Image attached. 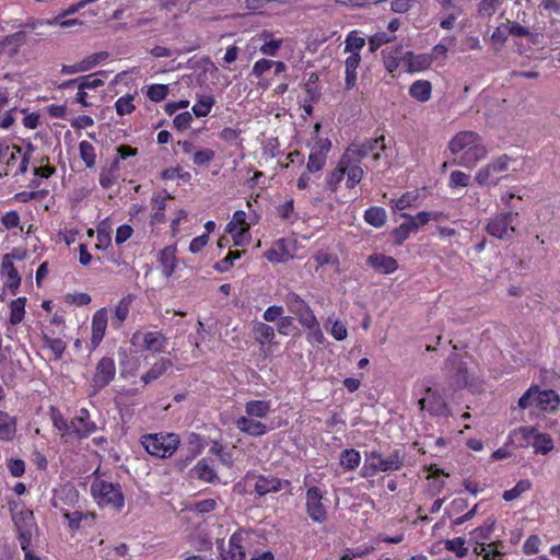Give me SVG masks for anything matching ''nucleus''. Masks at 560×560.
<instances>
[{
    "mask_svg": "<svg viewBox=\"0 0 560 560\" xmlns=\"http://www.w3.org/2000/svg\"><path fill=\"white\" fill-rule=\"evenodd\" d=\"M453 155L462 153L456 163L466 168H474L488 155V149L482 143L479 133L471 130L457 132L448 142Z\"/></svg>",
    "mask_w": 560,
    "mask_h": 560,
    "instance_id": "f257e3e1",
    "label": "nucleus"
},
{
    "mask_svg": "<svg viewBox=\"0 0 560 560\" xmlns=\"http://www.w3.org/2000/svg\"><path fill=\"white\" fill-rule=\"evenodd\" d=\"M24 143L22 148L8 138H0V177L11 173L19 176L27 172L35 145L31 141Z\"/></svg>",
    "mask_w": 560,
    "mask_h": 560,
    "instance_id": "f03ea898",
    "label": "nucleus"
},
{
    "mask_svg": "<svg viewBox=\"0 0 560 560\" xmlns=\"http://www.w3.org/2000/svg\"><path fill=\"white\" fill-rule=\"evenodd\" d=\"M283 302L287 310L294 315V318L299 320L300 325L306 331L316 337L318 341L324 339L319 322L317 320L313 310L299 293L288 291L283 296Z\"/></svg>",
    "mask_w": 560,
    "mask_h": 560,
    "instance_id": "7ed1b4c3",
    "label": "nucleus"
},
{
    "mask_svg": "<svg viewBox=\"0 0 560 560\" xmlns=\"http://www.w3.org/2000/svg\"><path fill=\"white\" fill-rule=\"evenodd\" d=\"M140 444L150 456L166 459L178 450L180 439L171 432L145 433L140 436Z\"/></svg>",
    "mask_w": 560,
    "mask_h": 560,
    "instance_id": "20e7f679",
    "label": "nucleus"
},
{
    "mask_svg": "<svg viewBox=\"0 0 560 560\" xmlns=\"http://www.w3.org/2000/svg\"><path fill=\"white\" fill-rule=\"evenodd\" d=\"M310 475L304 477L305 512L313 523L324 524L328 521V503L326 489L318 486H307Z\"/></svg>",
    "mask_w": 560,
    "mask_h": 560,
    "instance_id": "39448f33",
    "label": "nucleus"
},
{
    "mask_svg": "<svg viewBox=\"0 0 560 560\" xmlns=\"http://www.w3.org/2000/svg\"><path fill=\"white\" fill-rule=\"evenodd\" d=\"M10 512L18 530L21 549H25L27 545H32L33 532L37 528L34 514L22 503L11 504Z\"/></svg>",
    "mask_w": 560,
    "mask_h": 560,
    "instance_id": "423d86ee",
    "label": "nucleus"
},
{
    "mask_svg": "<svg viewBox=\"0 0 560 560\" xmlns=\"http://www.w3.org/2000/svg\"><path fill=\"white\" fill-rule=\"evenodd\" d=\"M404 466V456L399 450H394L387 458H384L378 451H371L366 454L363 477L374 476L377 472L399 470Z\"/></svg>",
    "mask_w": 560,
    "mask_h": 560,
    "instance_id": "0eeeda50",
    "label": "nucleus"
},
{
    "mask_svg": "<svg viewBox=\"0 0 560 560\" xmlns=\"http://www.w3.org/2000/svg\"><path fill=\"white\" fill-rule=\"evenodd\" d=\"M518 213L513 211L500 212L487 221L485 231L488 235L500 241H511L516 234Z\"/></svg>",
    "mask_w": 560,
    "mask_h": 560,
    "instance_id": "6e6552de",
    "label": "nucleus"
},
{
    "mask_svg": "<svg viewBox=\"0 0 560 560\" xmlns=\"http://www.w3.org/2000/svg\"><path fill=\"white\" fill-rule=\"evenodd\" d=\"M91 492L100 506H110L120 511L125 504V497L119 483L96 480L91 486Z\"/></svg>",
    "mask_w": 560,
    "mask_h": 560,
    "instance_id": "1a4fd4ad",
    "label": "nucleus"
},
{
    "mask_svg": "<svg viewBox=\"0 0 560 560\" xmlns=\"http://www.w3.org/2000/svg\"><path fill=\"white\" fill-rule=\"evenodd\" d=\"M65 499L69 500V506H74L79 501V491L73 487L68 489L63 488L52 500V506L58 509L63 518L68 521L69 529L72 532L78 530L81 526V522L88 517V514L81 511L70 512L67 506L61 504Z\"/></svg>",
    "mask_w": 560,
    "mask_h": 560,
    "instance_id": "9d476101",
    "label": "nucleus"
},
{
    "mask_svg": "<svg viewBox=\"0 0 560 560\" xmlns=\"http://www.w3.org/2000/svg\"><path fill=\"white\" fill-rule=\"evenodd\" d=\"M512 159L508 154H502L479 168L475 180L480 186H497L509 170Z\"/></svg>",
    "mask_w": 560,
    "mask_h": 560,
    "instance_id": "9b49d317",
    "label": "nucleus"
},
{
    "mask_svg": "<svg viewBox=\"0 0 560 560\" xmlns=\"http://www.w3.org/2000/svg\"><path fill=\"white\" fill-rule=\"evenodd\" d=\"M516 434L521 435L523 440L521 445H530L536 454L546 455L555 447L551 436L539 432L535 427H522L517 430Z\"/></svg>",
    "mask_w": 560,
    "mask_h": 560,
    "instance_id": "f8f14e48",
    "label": "nucleus"
},
{
    "mask_svg": "<svg viewBox=\"0 0 560 560\" xmlns=\"http://www.w3.org/2000/svg\"><path fill=\"white\" fill-rule=\"evenodd\" d=\"M341 165L345 168L347 176L346 187L349 189L354 188L364 177V170L362 167V160L357 156L352 149H346L342 153Z\"/></svg>",
    "mask_w": 560,
    "mask_h": 560,
    "instance_id": "ddd939ff",
    "label": "nucleus"
},
{
    "mask_svg": "<svg viewBox=\"0 0 560 560\" xmlns=\"http://www.w3.org/2000/svg\"><path fill=\"white\" fill-rule=\"evenodd\" d=\"M116 376V363L110 357H103L95 366V372L91 380L94 393H98L108 386Z\"/></svg>",
    "mask_w": 560,
    "mask_h": 560,
    "instance_id": "4468645a",
    "label": "nucleus"
},
{
    "mask_svg": "<svg viewBox=\"0 0 560 560\" xmlns=\"http://www.w3.org/2000/svg\"><path fill=\"white\" fill-rule=\"evenodd\" d=\"M310 148L311 152L307 158L306 168L308 172L318 173L326 165L331 150V141L328 138L317 137Z\"/></svg>",
    "mask_w": 560,
    "mask_h": 560,
    "instance_id": "2eb2a0df",
    "label": "nucleus"
},
{
    "mask_svg": "<svg viewBox=\"0 0 560 560\" xmlns=\"http://www.w3.org/2000/svg\"><path fill=\"white\" fill-rule=\"evenodd\" d=\"M444 371L457 387L463 388L468 385V366L460 354H450L444 363Z\"/></svg>",
    "mask_w": 560,
    "mask_h": 560,
    "instance_id": "dca6fc26",
    "label": "nucleus"
},
{
    "mask_svg": "<svg viewBox=\"0 0 560 560\" xmlns=\"http://www.w3.org/2000/svg\"><path fill=\"white\" fill-rule=\"evenodd\" d=\"M254 479V491L257 495L264 497L269 493H277L280 490L290 487L291 482L287 479H280L272 475H247Z\"/></svg>",
    "mask_w": 560,
    "mask_h": 560,
    "instance_id": "f3484780",
    "label": "nucleus"
},
{
    "mask_svg": "<svg viewBox=\"0 0 560 560\" xmlns=\"http://www.w3.org/2000/svg\"><path fill=\"white\" fill-rule=\"evenodd\" d=\"M97 425L91 419L90 411L86 408L78 410L71 420V436L77 440H84L96 432Z\"/></svg>",
    "mask_w": 560,
    "mask_h": 560,
    "instance_id": "a211bd4d",
    "label": "nucleus"
},
{
    "mask_svg": "<svg viewBox=\"0 0 560 560\" xmlns=\"http://www.w3.org/2000/svg\"><path fill=\"white\" fill-rule=\"evenodd\" d=\"M495 527V520L488 517L485 523L469 533V544L475 555H481L486 550L487 542Z\"/></svg>",
    "mask_w": 560,
    "mask_h": 560,
    "instance_id": "6ab92c4d",
    "label": "nucleus"
},
{
    "mask_svg": "<svg viewBox=\"0 0 560 560\" xmlns=\"http://www.w3.org/2000/svg\"><path fill=\"white\" fill-rule=\"evenodd\" d=\"M424 390L427 393V397H422L418 400L420 410H428V412L434 417L448 416L450 409L445 399L429 386L425 387Z\"/></svg>",
    "mask_w": 560,
    "mask_h": 560,
    "instance_id": "aec40b11",
    "label": "nucleus"
},
{
    "mask_svg": "<svg viewBox=\"0 0 560 560\" xmlns=\"http://www.w3.org/2000/svg\"><path fill=\"white\" fill-rule=\"evenodd\" d=\"M348 149H352L354 154L362 161L369 155H372L374 161H378L382 153L386 150L385 136L381 135L362 143H351Z\"/></svg>",
    "mask_w": 560,
    "mask_h": 560,
    "instance_id": "412c9836",
    "label": "nucleus"
},
{
    "mask_svg": "<svg viewBox=\"0 0 560 560\" xmlns=\"http://www.w3.org/2000/svg\"><path fill=\"white\" fill-rule=\"evenodd\" d=\"M108 324V310L106 307H101L97 310L93 317H92V324H91V347L90 350H95L100 343L102 342L106 328Z\"/></svg>",
    "mask_w": 560,
    "mask_h": 560,
    "instance_id": "4be33fe9",
    "label": "nucleus"
},
{
    "mask_svg": "<svg viewBox=\"0 0 560 560\" xmlns=\"http://www.w3.org/2000/svg\"><path fill=\"white\" fill-rule=\"evenodd\" d=\"M1 276L5 279L4 287L9 293L15 295L21 285V277L10 254H5L2 258Z\"/></svg>",
    "mask_w": 560,
    "mask_h": 560,
    "instance_id": "5701e85b",
    "label": "nucleus"
},
{
    "mask_svg": "<svg viewBox=\"0 0 560 560\" xmlns=\"http://www.w3.org/2000/svg\"><path fill=\"white\" fill-rule=\"evenodd\" d=\"M27 35L24 31H19L0 38V57L8 56L10 58L16 56L22 46L26 44Z\"/></svg>",
    "mask_w": 560,
    "mask_h": 560,
    "instance_id": "b1692460",
    "label": "nucleus"
},
{
    "mask_svg": "<svg viewBox=\"0 0 560 560\" xmlns=\"http://www.w3.org/2000/svg\"><path fill=\"white\" fill-rule=\"evenodd\" d=\"M535 407L542 412H555L560 407V395L553 389H540L535 393Z\"/></svg>",
    "mask_w": 560,
    "mask_h": 560,
    "instance_id": "393cba45",
    "label": "nucleus"
},
{
    "mask_svg": "<svg viewBox=\"0 0 560 560\" xmlns=\"http://www.w3.org/2000/svg\"><path fill=\"white\" fill-rule=\"evenodd\" d=\"M243 542V533H233L229 539L228 550L220 553L219 560H246L245 546Z\"/></svg>",
    "mask_w": 560,
    "mask_h": 560,
    "instance_id": "a878e982",
    "label": "nucleus"
},
{
    "mask_svg": "<svg viewBox=\"0 0 560 560\" xmlns=\"http://www.w3.org/2000/svg\"><path fill=\"white\" fill-rule=\"evenodd\" d=\"M172 198V195L166 190L154 192L151 198L152 213L150 215V224L158 225L165 221L166 201Z\"/></svg>",
    "mask_w": 560,
    "mask_h": 560,
    "instance_id": "bb28decb",
    "label": "nucleus"
},
{
    "mask_svg": "<svg viewBox=\"0 0 560 560\" xmlns=\"http://www.w3.org/2000/svg\"><path fill=\"white\" fill-rule=\"evenodd\" d=\"M366 264L376 272L389 275L398 269V261L385 254H372L368 257Z\"/></svg>",
    "mask_w": 560,
    "mask_h": 560,
    "instance_id": "cd10ccee",
    "label": "nucleus"
},
{
    "mask_svg": "<svg viewBox=\"0 0 560 560\" xmlns=\"http://www.w3.org/2000/svg\"><path fill=\"white\" fill-rule=\"evenodd\" d=\"M0 223L5 231H10L13 235H28L31 233L32 225L25 231L21 221V215L16 210L5 211L0 217Z\"/></svg>",
    "mask_w": 560,
    "mask_h": 560,
    "instance_id": "c85d7f7f",
    "label": "nucleus"
},
{
    "mask_svg": "<svg viewBox=\"0 0 560 560\" xmlns=\"http://www.w3.org/2000/svg\"><path fill=\"white\" fill-rule=\"evenodd\" d=\"M236 428L250 436H262L267 432V425L260 421L254 420L248 416H242L235 421Z\"/></svg>",
    "mask_w": 560,
    "mask_h": 560,
    "instance_id": "c756f323",
    "label": "nucleus"
},
{
    "mask_svg": "<svg viewBox=\"0 0 560 560\" xmlns=\"http://www.w3.org/2000/svg\"><path fill=\"white\" fill-rule=\"evenodd\" d=\"M135 301V295L127 294L122 296L117 305L114 307V315L112 317V326L118 329L122 326L124 322L128 318L130 307Z\"/></svg>",
    "mask_w": 560,
    "mask_h": 560,
    "instance_id": "7c9ffc66",
    "label": "nucleus"
},
{
    "mask_svg": "<svg viewBox=\"0 0 560 560\" xmlns=\"http://www.w3.org/2000/svg\"><path fill=\"white\" fill-rule=\"evenodd\" d=\"M361 62V55L358 51L350 54L345 61V86L352 90L357 84V70Z\"/></svg>",
    "mask_w": 560,
    "mask_h": 560,
    "instance_id": "2f4dec72",
    "label": "nucleus"
},
{
    "mask_svg": "<svg viewBox=\"0 0 560 560\" xmlns=\"http://www.w3.org/2000/svg\"><path fill=\"white\" fill-rule=\"evenodd\" d=\"M418 190H409L404 192L399 198H392L389 200V207L393 212L399 211L401 213L404 210L416 207L418 205Z\"/></svg>",
    "mask_w": 560,
    "mask_h": 560,
    "instance_id": "473e14b6",
    "label": "nucleus"
},
{
    "mask_svg": "<svg viewBox=\"0 0 560 560\" xmlns=\"http://www.w3.org/2000/svg\"><path fill=\"white\" fill-rule=\"evenodd\" d=\"M265 257L271 262H285L292 258L284 238L278 240L275 245L265 253Z\"/></svg>",
    "mask_w": 560,
    "mask_h": 560,
    "instance_id": "72a5a7b5",
    "label": "nucleus"
},
{
    "mask_svg": "<svg viewBox=\"0 0 560 560\" xmlns=\"http://www.w3.org/2000/svg\"><path fill=\"white\" fill-rule=\"evenodd\" d=\"M167 340L161 331H147L143 335V349L153 353L164 352Z\"/></svg>",
    "mask_w": 560,
    "mask_h": 560,
    "instance_id": "f704fd0d",
    "label": "nucleus"
},
{
    "mask_svg": "<svg viewBox=\"0 0 560 560\" xmlns=\"http://www.w3.org/2000/svg\"><path fill=\"white\" fill-rule=\"evenodd\" d=\"M313 260L315 262V272H318L325 266H329L334 269L335 273H340V260L334 253L319 250L313 256Z\"/></svg>",
    "mask_w": 560,
    "mask_h": 560,
    "instance_id": "c9c22d12",
    "label": "nucleus"
},
{
    "mask_svg": "<svg viewBox=\"0 0 560 560\" xmlns=\"http://www.w3.org/2000/svg\"><path fill=\"white\" fill-rule=\"evenodd\" d=\"M159 261L162 266V271L166 277H171L176 267H177V258H176V247L175 246H166L160 252Z\"/></svg>",
    "mask_w": 560,
    "mask_h": 560,
    "instance_id": "e433bc0d",
    "label": "nucleus"
},
{
    "mask_svg": "<svg viewBox=\"0 0 560 560\" xmlns=\"http://www.w3.org/2000/svg\"><path fill=\"white\" fill-rule=\"evenodd\" d=\"M16 433V419L0 410V441L10 442Z\"/></svg>",
    "mask_w": 560,
    "mask_h": 560,
    "instance_id": "4c0bfd02",
    "label": "nucleus"
},
{
    "mask_svg": "<svg viewBox=\"0 0 560 560\" xmlns=\"http://www.w3.org/2000/svg\"><path fill=\"white\" fill-rule=\"evenodd\" d=\"M432 84L428 80H417L409 88V95L420 102L425 103L431 98Z\"/></svg>",
    "mask_w": 560,
    "mask_h": 560,
    "instance_id": "58836bf2",
    "label": "nucleus"
},
{
    "mask_svg": "<svg viewBox=\"0 0 560 560\" xmlns=\"http://www.w3.org/2000/svg\"><path fill=\"white\" fill-rule=\"evenodd\" d=\"M172 366V361L166 358H161L156 361L147 373L141 376V381L147 385L153 381L159 380Z\"/></svg>",
    "mask_w": 560,
    "mask_h": 560,
    "instance_id": "ea45409f",
    "label": "nucleus"
},
{
    "mask_svg": "<svg viewBox=\"0 0 560 560\" xmlns=\"http://www.w3.org/2000/svg\"><path fill=\"white\" fill-rule=\"evenodd\" d=\"M253 335L256 342L260 346L271 343L276 337L275 328L266 323H256L253 326Z\"/></svg>",
    "mask_w": 560,
    "mask_h": 560,
    "instance_id": "a19ab883",
    "label": "nucleus"
},
{
    "mask_svg": "<svg viewBox=\"0 0 560 560\" xmlns=\"http://www.w3.org/2000/svg\"><path fill=\"white\" fill-rule=\"evenodd\" d=\"M271 410L269 400H249L245 404V412L250 418H266Z\"/></svg>",
    "mask_w": 560,
    "mask_h": 560,
    "instance_id": "79ce46f5",
    "label": "nucleus"
},
{
    "mask_svg": "<svg viewBox=\"0 0 560 560\" xmlns=\"http://www.w3.org/2000/svg\"><path fill=\"white\" fill-rule=\"evenodd\" d=\"M363 219L369 225L380 229L385 225L387 214L384 208L373 206L364 211Z\"/></svg>",
    "mask_w": 560,
    "mask_h": 560,
    "instance_id": "37998d69",
    "label": "nucleus"
},
{
    "mask_svg": "<svg viewBox=\"0 0 560 560\" xmlns=\"http://www.w3.org/2000/svg\"><path fill=\"white\" fill-rule=\"evenodd\" d=\"M432 61V57L428 54H407L408 71L410 72H420L427 70L431 67Z\"/></svg>",
    "mask_w": 560,
    "mask_h": 560,
    "instance_id": "c03bdc74",
    "label": "nucleus"
},
{
    "mask_svg": "<svg viewBox=\"0 0 560 560\" xmlns=\"http://www.w3.org/2000/svg\"><path fill=\"white\" fill-rule=\"evenodd\" d=\"M50 419L62 439L71 436V421H68L57 407H50Z\"/></svg>",
    "mask_w": 560,
    "mask_h": 560,
    "instance_id": "a18cd8bd",
    "label": "nucleus"
},
{
    "mask_svg": "<svg viewBox=\"0 0 560 560\" xmlns=\"http://www.w3.org/2000/svg\"><path fill=\"white\" fill-rule=\"evenodd\" d=\"M417 233V226L413 222L406 219L397 228L393 229L392 237L394 238L395 245H402L411 234Z\"/></svg>",
    "mask_w": 560,
    "mask_h": 560,
    "instance_id": "49530a36",
    "label": "nucleus"
},
{
    "mask_svg": "<svg viewBox=\"0 0 560 560\" xmlns=\"http://www.w3.org/2000/svg\"><path fill=\"white\" fill-rule=\"evenodd\" d=\"M345 176H346L345 168L341 165V158H340L339 161L337 162L336 167L326 177L327 189L331 194L337 192Z\"/></svg>",
    "mask_w": 560,
    "mask_h": 560,
    "instance_id": "de8ad7c7",
    "label": "nucleus"
},
{
    "mask_svg": "<svg viewBox=\"0 0 560 560\" xmlns=\"http://www.w3.org/2000/svg\"><path fill=\"white\" fill-rule=\"evenodd\" d=\"M339 460L345 470H354L361 464V454L354 448H346L341 452Z\"/></svg>",
    "mask_w": 560,
    "mask_h": 560,
    "instance_id": "09e8293b",
    "label": "nucleus"
},
{
    "mask_svg": "<svg viewBox=\"0 0 560 560\" xmlns=\"http://www.w3.org/2000/svg\"><path fill=\"white\" fill-rule=\"evenodd\" d=\"M194 470L198 479L202 481L212 482L217 478L215 470L207 458L200 459Z\"/></svg>",
    "mask_w": 560,
    "mask_h": 560,
    "instance_id": "8fccbe9b",
    "label": "nucleus"
},
{
    "mask_svg": "<svg viewBox=\"0 0 560 560\" xmlns=\"http://www.w3.org/2000/svg\"><path fill=\"white\" fill-rule=\"evenodd\" d=\"M214 104L215 98L212 95H201L191 110L196 117H206L210 114Z\"/></svg>",
    "mask_w": 560,
    "mask_h": 560,
    "instance_id": "3c124183",
    "label": "nucleus"
},
{
    "mask_svg": "<svg viewBox=\"0 0 560 560\" xmlns=\"http://www.w3.org/2000/svg\"><path fill=\"white\" fill-rule=\"evenodd\" d=\"M79 154L88 168H92L95 166L96 153L95 148L91 142L82 140L79 143Z\"/></svg>",
    "mask_w": 560,
    "mask_h": 560,
    "instance_id": "603ef678",
    "label": "nucleus"
},
{
    "mask_svg": "<svg viewBox=\"0 0 560 560\" xmlns=\"http://www.w3.org/2000/svg\"><path fill=\"white\" fill-rule=\"evenodd\" d=\"M44 347L49 349L55 360H60L66 351L67 343L61 338H52L47 335L43 336Z\"/></svg>",
    "mask_w": 560,
    "mask_h": 560,
    "instance_id": "864d4df0",
    "label": "nucleus"
},
{
    "mask_svg": "<svg viewBox=\"0 0 560 560\" xmlns=\"http://www.w3.org/2000/svg\"><path fill=\"white\" fill-rule=\"evenodd\" d=\"M26 298H18L10 303V323L18 325L24 319Z\"/></svg>",
    "mask_w": 560,
    "mask_h": 560,
    "instance_id": "5fc2aeb1",
    "label": "nucleus"
},
{
    "mask_svg": "<svg viewBox=\"0 0 560 560\" xmlns=\"http://www.w3.org/2000/svg\"><path fill=\"white\" fill-rule=\"evenodd\" d=\"M136 95H137V93L126 94L124 96H120L115 102V109H116V113L118 116L122 117L126 115H130L131 113L135 112L136 105H135L133 101H135Z\"/></svg>",
    "mask_w": 560,
    "mask_h": 560,
    "instance_id": "6e6d98bb",
    "label": "nucleus"
},
{
    "mask_svg": "<svg viewBox=\"0 0 560 560\" xmlns=\"http://www.w3.org/2000/svg\"><path fill=\"white\" fill-rule=\"evenodd\" d=\"M365 46V38L360 36L359 31L353 30L348 33L345 40V51L360 54V50Z\"/></svg>",
    "mask_w": 560,
    "mask_h": 560,
    "instance_id": "4d7b16f0",
    "label": "nucleus"
},
{
    "mask_svg": "<svg viewBox=\"0 0 560 560\" xmlns=\"http://www.w3.org/2000/svg\"><path fill=\"white\" fill-rule=\"evenodd\" d=\"M532 489V482L528 479H522L516 482V485L509 490H505L502 494V498L510 502L518 497H521L523 493Z\"/></svg>",
    "mask_w": 560,
    "mask_h": 560,
    "instance_id": "13d9d810",
    "label": "nucleus"
},
{
    "mask_svg": "<svg viewBox=\"0 0 560 560\" xmlns=\"http://www.w3.org/2000/svg\"><path fill=\"white\" fill-rule=\"evenodd\" d=\"M245 250H230L228 255L214 265V270L224 273L234 266V260L240 259Z\"/></svg>",
    "mask_w": 560,
    "mask_h": 560,
    "instance_id": "bf43d9fd",
    "label": "nucleus"
},
{
    "mask_svg": "<svg viewBox=\"0 0 560 560\" xmlns=\"http://www.w3.org/2000/svg\"><path fill=\"white\" fill-rule=\"evenodd\" d=\"M104 72L100 71L92 74L79 77V90H95L104 85V80L100 78Z\"/></svg>",
    "mask_w": 560,
    "mask_h": 560,
    "instance_id": "052dcab7",
    "label": "nucleus"
},
{
    "mask_svg": "<svg viewBox=\"0 0 560 560\" xmlns=\"http://www.w3.org/2000/svg\"><path fill=\"white\" fill-rule=\"evenodd\" d=\"M49 194L48 189L23 190L15 194L14 199L19 202H28L31 200L43 201Z\"/></svg>",
    "mask_w": 560,
    "mask_h": 560,
    "instance_id": "680f3d73",
    "label": "nucleus"
},
{
    "mask_svg": "<svg viewBox=\"0 0 560 560\" xmlns=\"http://www.w3.org/2000/svg\"><path fill=\"white\" fill-rule=\"evenodd\" d=\"M503 0H480L477 3V13L481 18H491Z\"/></svg>",
    "mask_w": 560,
    "mask_h": 560,
    "instance_id": "e2e57ef3",
    "label": "nucleus"
},
{
    "mask_svg": "<svg viewBox=\"0 0 560 560\" xmlns=\"http://www.w3.org/2000/svg\"><path fill=\"white\" fill-rule=\"evenodd\" d=\"M215 158V152L212 149H201L192 153V163L196 166H208Z\"/></svg>",
    "mask_w": 560,
    "mask_h": 560,
    "instance_id": "0e129e2a",
    "label": "nucleus"
},
{
    "mask_svg": "<svg viewBox=\"0 0 560 560\" xmlns=\"http://www.w3.org/2000/svg\"><path fill=\"white\" fill-rule=\"evenodd\" d=\"M465 542L463 537L447 539L445 541V549L454 552L458 558H464L468 553V548L465 546Z\"/></svg>",
    "mask_w": 560,
    "mask_h": 560,
    "instance_id": "69168bd1",
    "label": "nucleus"
},
{
    "mask_svg": "<svg viewBox=\"0 0 560 560\" xmlns=\"http://www.w3.org/2000/svg\"><path fill=\"white\" fill-rule=\"evenodd\" d=\"M168 92L166 84H151L148 86L147 96L150 101L159 103L167 96Z\"/></svg>",
    "mask_w": 560,
    "mask_h": 560,
    "instance_id": "338daca9",
    "label": "nucleus"
},
{
    "mask_svg": "<svg viewBox=\"0 0 560 560\" xmlns=\"http://www.w3.org/2000/svg\"><path fill=\"white\" fill-rule=\"evenodd\" d=\"M503 542L501 540L490 541L486 550L480 555L482 560H503V553L499 550Z\"/></svg>",
    "mask_w": 560,
    "mask_h": 560,
    "instance_id": "774afa93",
    "label": "nucleus"
}]
</instances>
